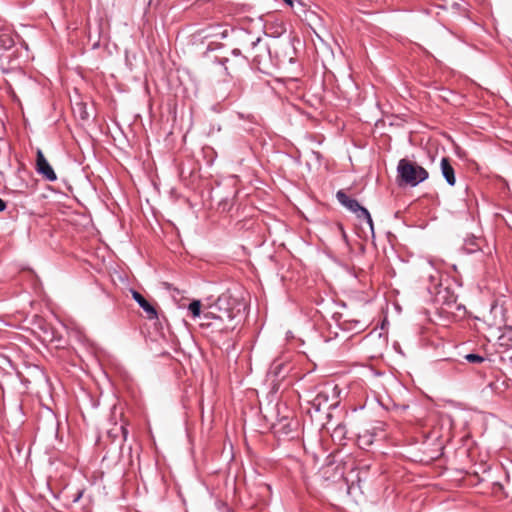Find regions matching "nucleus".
<instances>
[{
  "instance_id": "obj_1",
  "label": "nucleus",
  "mask_w": 512,
  "mask_h": 512,
  "mask_svg": "<svg viewBox=\"0 0 512 512\" xmlns=\"http://www.w3.org/2000/svg\"><path fill=\"white\" fill-rule=\"evenodd\" d=\"M245 304L229 292L221 294L215 303L211 304L204 313L206 319H213L215 322L207 323V326H214L220 333L233 331L237 321L242 316ZM203 326L205 324H202Z\"/></svg>"
},
{
  "instance_id": "obj_2",
  "label": "nucleus",
  "mask_w": 512,
  "mask_h": 512,
  "mask_svg": "<svg viewBox=\"0 0 512 512\" xmlns=\"http://www.w3.org/2000/svg\"><path fill=\"white\" fill-rule=\"evenodd\" d=\"M397 172L401 181L412 187L425 181L429 176L426 169L406 159H401L398 162Z\"/></svg>"
},
{
  "instance_id": "obj_3",
  "label": "nucleus",
  "mask_w": 512,
  "mask_h": 512,
  "mask_svg": "<svg viewBox=\"0 0 512 512\" xmlns=\"http://www.w3.org/2000/svg\"><path fill=\"white\" fill-rule=\"evenodd\" d=\"M336 197L338 201L346 207L349 211L355 213L358 218L366 220V222L373 227V221L370 213L366 208L360 205V203L351 197H349L344 191L340 190L337 192Z\"/></svg>"
},
{
  "instance_id": "obj_4",
  "label": "nucleus",
  "mask_w": 512,
  "mask_h": 512,
  "mask_svg": "<svg viewBox=\"0 0 512 512\" xmlns=\"http://www.w3.org/2000/svg\"><path fill=\"white\" fill-rule=\"evenodd\" d=\"M36 171L48 181L53 182L57 179L56 173L40 149L36 155Z\"/></svg>"
},
{
  "instance_id": "obj_5",
  "label": "nucleus",
  "mask_w": 512,
  "mask_h": 512,
  "mask_svg": "<svg viewBox=\"0 0 512 512\" xmlns=\"http://www.w3.org/2000/svg\"><path fill=\"white\" fill-rule=\"evenodd\" d=\"M132 298L138 303V305L145 311L149 320L158 318V313L155 307L149 303L138 291L131 290Z\"/></svg>"
},
{
  "instance_id": "obj_6",
  "label": "nucleus",
  "mask_w": 512,
  "mask_h": 512,
  "mask_svg": "<svg viewBox=\"0 0 512 512\" xmlns=\"http://www.w3.org/2000/svg\"><path fill=\"white\" fill-rule=\"evenodd\" d=\"M329 401V387H324L321 389L313 399H309L308 403L311 404L312 408L319 412L322 407L326 405Z\"/></svg>"
},
{
  "instance_id": "obj_7",
  "label": "nucleus",
  "mask_w": 512,
  "mask_h": 512,
  "mask_svg": "<svg viewBox=\"0 0 512 512\" xmlns=\"http://www.w3.org/2000/svg\"><path fill=\"white\" fill-rule=\"evenodd\" d=\"M440 167H441L442 175L445 178L446 182L450 186H454L456 183L455 171L450 163L449 158L443 157L441 159Z\"/></svg>"
},
{
  "instance_id": "obj_8",
  "label": "nucleus",
  "mask_w": 512,
  "mask_h": 512,
  "mask_svg": "<svg viewBox=\"0 0 512 512\" xmlns=\"http://www.w3.org/2000/svg\"><path fill=\"white\" fill-rule=\"evenodd\" d=\"M15 44L14 36L9 29H2L0 31V48L8 50Z\"/></svg>"
},
{
  "instance_id": "obj_9",
  "label": "nucleus",
  "mask_w": 512,
  "mask_h": 512,
  "mask_svg": "<svg viewBox=\"0 0 512 512\" xmlns=\"http://www.w3.org/2000/svg\"><path fill=\"white\" fill-rule=\"evenodd\" d=\"M188 310L193 317H199L201 314V303L198 300H194L189 304Z\"/></svg>"
},
{
  "instance_id": "obj_10",
  "label": "nucleus",
  "mask_w": 512,
  "mask_h": 512,
  "mask_svg": "<svg viewBox=\"0 0 512 512\" xmlns=\"http://www.w3.org/2000/svg\"><path fill=\"white\" fill-rule=\"evenodd\" d=\"M372 442V436L370 435H363L358 438V444L360 447L369 446L372 444Z\"/></svg>"
},
{
  "instance_id": "obj_11",
  "label": "nucleus",
  "mask_w": 512,
  "mask_h": 512,
  "mask_svg": "<svg viewBox=\"0 0 512 512\" xmlns=\"http://www.w3.org/2000/svg\"><path fill=\"white\" fill-rule=\"evenodd\" d=\"M465 359L470 363H481L484 361V357L478 355V354H467L465 356Z\"/></svg>"
},
{
  "instance_id": "obj_12",
  "label": "nucleus",
  "mask_w": 512,
  "mask_h": 512,
  "mask_svg": "<svg viewBox=\"0 0 512 512\" xmlns=\"http://www.w3.org/2000/svg\"><path fill=\"white\" fill-rule=\"evenodd\" d=\"M6 207V202L0 198V212H3L6 209Z\"/></svg>"
},
{
  "instance_id": "obj_13",
  "label": "nucleus",
  "mask_w": 512,
  "mask_h": 512,
  "mask_svg": "<svg viewBox=\"0 0 512 512\" xmlns=\"http://www.w3.org/2000/svg\"><path fill=\"white\" fill-rule=\"evenodd\" d=\"M261 42V38L258 37L256 40L252 41L251 46L255 48Z\"/></svg>"
},
{
  "instance_id": "obj_14",
  "label": "nucleus",
  "mask_w": 512,
  "mask_h": 512,
  "mask_svg": "<svg viewBox=\"0 0 512 512\" xmlns=\"http://www.w3.org/2000/svg\"><path fill=\"white\" fill-rule=\"evenodd\" d=\"M82 494H83V492H82V491H80V492L77 494V496L74 498L73 502H78V501L80 500V498L82 497Z\"/></svg>"
},
{
  "instance_id": "obj_15",
  "label": "nucleus",
  "mask_w": 512,
  "mask_h": 512,
  "mask_svg": "<svg viewBox=\"0 0 512 512\" xmlns=\"http://www.w3.org/2000/svg\"><path fill=\"white\" fill-rule=\"evenodd\" d=\"M286 4H288L289 6H293V1L292 0H283Z\"/></svg>"
},
{
  "instance_id": "obj_16",
  "label": "nucleus",
  "mask_w": 512,
  "mask_h": 512,
  "mask_svg": "<svg viewBox=\"0 0 512 512\" xmlns=\"http://www.w3.org/2000/svg\"><path fill=\"white\" fill-rule=\"evenodd\" d=\"M228 59L227 58H224L223 60H221V63L224 64V62H227Z\"/></svg>"
}]
</instances>
